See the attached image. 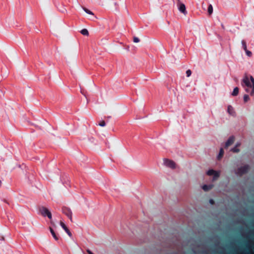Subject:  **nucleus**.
Segmentation results:
<instances>
[{"label":"nucleus","mask_w":254,"mask_h":254,"mask_svg":"<svg viewBox=\"0 0 254 254\" xmlns=\"http://www.w3.org/2000/svg\"><path fill=\"white\" fill-rule=\"evenodd\" d=\"M241 85L245 91L250 95H254V78L252 76L245 74L243 77Z\"/></svg>","instance_id":"1"},{"label":"nucleus","mask_w":254,"mask_h":254,"mask_svg":"<svg viewBox=\"0 0 254 254\" xmlns=\"http://www.w3.org/2000/svg\"><path fill=\"white\" fill-rule=\"evenodd\" d=\"M41 214L44 216H47L50 219L52 218L51 212L46 207H42L40 209Z\"/></svg>","instance_id":"2"},{"label":"nucleus","mask_w":254,"mask_h":254,"mask_svg":"<svg viewBox=\"0 0 254 254\" xmlns=\"http://www.w3.org/2000/svg\"><path fill=\"white\" fill-rule=\"evenodd\" d=\"M249 166L248 165H244L238 168V170L236 171V174L238 175H242L246 172L249 170Z\"/></svg>","instance_id":"3"},{"label":"nucleus","mask_w":254,"mask_h":254,"mask_svg":"<svg viewBox=\"0 0 254 254\" xmlns=\"http://www.w3.org/2000/svg\"><path fill=\"white\" fill-rule=\"evenodd\" d=\"M164 164L171 169H175L176 168L175 163L171 160L168 159H164L163 160Z\"/></svg>","instance_id":"4"},{"label":"nucleus","mask_w":254,"mask_h":254,"mask_svg":"<svg viewBox=\"0 0 254 254\" xmlns=\"http://www.w3.org/2000/svg\"><path fill=\"white\" fill-rule=\"evenodd\" d=\"M62 212L69 218L71 222L72 221V213L71 210L69 208L66 207H63L62 208Z\"/></svg>","instance_id":"5"},{"label":"nucleus","mask_w":254,"mask_h":254,"mask_svg":"<svg viewBox=\"0 0 254 254\" xmlns=\"http://www.w3.org/2000/svg\"><path fill=\"white\" fill-rule=\"evenodd\" d=\"M206 174L208 176L213 175V180H215L216 179H217L219 177V175H220V172H219L214 171L213 169L209 170L207 172Z\"/></svg>","instance_id":"6"},{"label":"nucleus","mask_w":254,"mask_h":254,"mask_svg":"<svg viewBox=\"0 0 254 254\" xmlns=\"http://www.w3.org/2000/svg\"><path fill=\"white\" fill-rule=\"evenodd\" d=\"M178 8L179 10L186 15L187 13V12L186 11V6L185 5L182 3V2H179V3L177 4Z\"/></svg>","instance_id":"7"},{"label":"nucleus","mask_w":254,"mask_h":254,"mask_svg":"<svg viewBox=\"0 0 254 254\" xmlns=\"http://www.w3.org/2000/svg\"><path fill=\"white\" fill-rule=\"evenodd\" d=\"M227 113L232 117H236V113L234 108L231 105H228L227 107Z\"/></svg>","instance_id":"8"},{"label":"nucleus","mask_w":254,"mask_h":254,"mask_svg":"<svg viewBox=\"0 0 254 254\" xmlns=\"http://www.w3.org/2000/svg\"><path fill=\"white\" fill-rule=\"evenodd\" d=\"M234 141V137L233 136H230L225 143V147H227L230 145L232 144Z\"/></svg>","instance_id":"9"},{"label":"nucleus","mask_w":254,"mask_h":254,"mask_svg":"<svg viewBox=\"0 0 254 254\" xmlns=\"http://www.w3.org/2000/svg\"><path fill=\"white\" fill-rule=\"evenodd\" d=\"M50 232H51L52 236L54 238V239L55 240H58V237L57 236V235H56L55 232H54V230L52 228H50Z\"/></svg>","instance_id":"10"},{"label":"nucleus","mask_w":254,"mask_h":254,"mask_svg":"<svg viewBox=\"0 0 254 254\" xmlns=\"http://www.w3.org/2000/svg\"><path fill=\"white\" fill-rule=\"evenodd\" d=\"M212 188V185H204L202 186V189L205 191H207Z\"/></svg>","instance_id":"11"},{"label":"nucleus","mask_w":254,"mask_h":254,"mask_svg":"<svg viewBox=\"0 0 254 254\" xmlns=\"http://www.w3.org/2000/svg\"><path fill=\"white\" fill-rule=\"evenodd\" d=\"M239 93V88L237 87H236L234 88V90L232 93V95L235 96H237Z\"/></svg>","instance_id":"12"},{"label":"nucleus","mask_w":254,"mask_h":254,"mask_svg":"<svg viewBox=\"0 0 254 254\" xmlns=\"http://www.w3.org/2000/svg\"><path fill=\"white\" fill-rule=\"evenodd\" d=\"M207 11L209 15L211 14L213 12V6L211 4L208 5Z\"/></svg>","instance_id":"13"},{"label":"nucleus","mask_w":254,"mask_h":254,"mask_svg":"<svg viewBox=\"0 0 254 254\" xmlns=\"http://www.w3.org/2000/svg\"><path fill=\"white\" fill-rule=\"evenodd\" d=\"M81 34L85 36H88L89 35V33L88 30L86 29H83L80 31Z\"/></svg>","instance_id":"14"},{"label":"nucleus","mask_w":254,"mask_h":254,"mask_svg":"<svg viewBox=\"0 0 254 254\" xmlns=\"http://www.w3.org/2000/svg\"><path fill=\"white\" fill-rule=\"evenodd\" d=\"M60 224V225L61 226V227L64 229V230L65 231H66L67 230H68L64 222H63L62 221H61Z\"/></svg>","instance_id":"15"},{"label":"nucleus","mask_w":254,"mask_h":254,"mask_svg":"<svg viewBox=\"0 0 254 254\" xmlns=\"http://www.w3.org/2000/svg\"><path fill=\"white\" fill-rule=\"evenodd\" d=\"M83 9L84 10V11L86 13L89 14H90V15H94L93 13L91 11H90V10H89L87 9V8H86L83 7Z\"/></svg>","instance_id":"16"},{"label":"nucleus","mask_w":254,"mask_h":254,"mask_svg":"<svg viewBox=\"0 0 254 254\" xmlns=\"http://www.w3.org/2000/svg\"><path fill=\"white\" fill-rule=\"evenodd\" d=\"M241 43H242V47H243V49L244 50H246L247 49V45H246V42L244 40H242L241 41Z\"/></svg>","instance_id":"17"},{"label":"nucleus","mask_w":254,"mask_h":254,"mask_svg":"<svg viewBox=\"0 0 254 254\" xmlns=\"http://www.w3.org/2000/svg\"><path fill=\"white\" fill-rule=\"evenodd\" d=\"M243 99H244V101L245 103L247 102L250 100L249 96L247 94H245L244 95Z\"/></svg>","instance_id":"18"},{"label":"nucleus","mask_w":254,"mask_h":254,"mask_svg":"<svg viewBox=\"0 0 254 254\" xmlns=\"http://www.w3.org/2000/svg\"><path fill=\"white\" fill-rule=\"evenodd\" d=\"M100 127H103L106 126V123L104 121H101L98 124Z\"/></svg>","instance_id":"19"},{"label":"nucleus","mask_w":254,"mask_h":254,"mask_svg":"<svg viewBox=\"0 0 254 254\" xmlns=\"http://www.w3.org/2000/svg\"><path fill=\"white\" fill-rule=\"evenodd\" d=\"M245 52H246V55H247L248 57H251V56H252V52H251V51H250L248 50L247 49L246 50H245Z\"/></svg>","instance_id":"20"},{"label":"nucleus","mask_w":254,"mask_h":254,"mask_svg":"<svg viewBox=\"0 0 254 254\" xmlns=\"http://www.w3.org/2000/svg\"><path fill=\"white\" fill-rule=\"evenodd\" d=\"M231 151L234 152H238L239 151V149L237 147V146H235L234 148L231 149Z\"/></svg>","instance_id":"21"},{"label":"nucleus","mask_w":254,"mask_h":254,"mask_svg":"<svg viewBox=\"0 0 254 254\" xmlns=\"http://www.w3.org/2000/svg\"><path fill=\"white\" fill-rule=\"evenodd\" d=\"M191 74V71L190 69H188L186 71V74H187V77L190 76Z\"/></svg>","instance_id":"22"},{"label":"nucleus","mask_w":254,"mask_h":254,"mask_svg":"<svg viewBox=\"0 0 254 254\" xmlns=\"http://www.w3.org/2000/svg\"><path fill=\"white\" fill-rule=\"evenodd\" d=\"M139 41H140V40H139V38H137V37H134L133 38V42H134V43H138V42H139Z\"/></svg>","instance_id":"23"},{"label":"nucleus","mask_w":254,"mask_h":254,"mask_svg":"<svg viewBox=\"0 0 254 254\" xmlns=\"http://www.w3.org/2000/svg\"><path fill=\"white\" fill-rule=\"evenodd\" d=\"M65 232L67 233V234L70 237H72V234L71 233V232L69 231V230H67L66 231H65Z\"/></svg>","instance_id":"24"},{"label":"nucleus","mask_w":254,"mask_h":254,"mask_svg":"<svg viewBox=\"0 0 254 254\" xmlns=\"http://www.w3.org/2000/svg\"><path fill=\"white\" fill-rule=\"evenodd\" d=\"M223 149H222V148H221V149H220V153H219V154L218 157H219V156L223 154Z\"/></svg>","instance_id":"25"},{"label":"nucleus","mask_w":254,"mask_h":254,"mask_svg":"<svg viewBox=\"0 0 254 254\" xmlns=\"http://www.w3.org/2000/svg\"><path fill=\"white\" fill-rule=\"evenodd\" d=\"M87 253L88 254H94L90 250H87Z\"/></svg>","instance_id":"26"},{"label":"nucleus","mask_w":254,"mask_h":254,"mask_svg":"<svg viewBox=\"0 0 254 254\" xmlns=\"http://www.w3.org/2000/svg\"><path fill=\"white\" fill-rule=\"evenodd\" d=\"M241 145V143L240 142H237L235 145V146H237V147L238 148L239 146H240Z\"/></svg>","instance_id":"27"},{"label":"nucleus","mask_w":254,"mask_h":254,"mask_svg":"<svg viewBox=\"0 0 254 254\" xmlns=\"http://www.w3.org/2000/svg\"><path fill=\"white\" fill-rule=\"evenodd\" d=\"M209 202L211 204H213L214 203V201L213 200V199H211L209 200Z\"/></svg>","instance_id":"28"},{"label":"nucleus","mask_w":254,"mask_h":254,"mask_svg":"<svg viewBox=\"0 0 254 254\" xmlns=\"http://www.w3.org/2000/svg\"><path fill=\"white\" fill-rule=\"evenodd\" d=\"M177 3H179V2H182L180 0H177Z\"/></svg>","instance_id":"29"},{"label":"nucleus","mask_w":254,"mask_h":254,"mask_svg":"<svg viewBox=\"0 0 254 254\" xmlns=\"http://www.w3.org/2000/svg\"><path fill=\"white\" fill-rule=\"evenodd\" d=\"M2 184L1 181L0 180V187H1Z\"/></svg>","instance_id":"30"},{"label":"nucleus","mask_w":254,"mask_h":254,"mask_svg":"<svg viewBox=\"0 0 254 254\" xmlns=\"http://www.w3.org/2000/svg\"><path fill=\"white\" fill-rule=\"evenodd\" d=\"M108 119H110L111 118V116H108L107 117Z\"/></svg>","instance_id":"31"}]
</instances>
